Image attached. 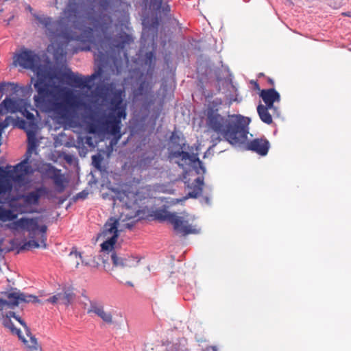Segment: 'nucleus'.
<instances>
[{"instance_id":"obj_17","label":"nucleus","mask_w":351,"mask_h":351,"mask_svg":"<svg viewBox=\"0 0 351 351\" xmlns=\"http://www.w3.org/2000/svg\"><path fill=\"white\" fill-rule=\"evenodd\" d=\"M260 97L265 104L266 106L273 108L274 111L276 110L274 107V102L280 101V95L274 88L263 89L260 93Z\"/></svg>"},{"instance_id":"obj_28","label":"nucleus","mask_w":351,"mask_h":351,"mask_svg":"<svg viewBox=\"0 0 351 351\" xmlns=\"http://www.w3.org/2000/svg\"><path fill=\"white\" fill-rule=\"evenodd\" d=\"M103 158L99 154L92 156V163L93 166L98 170L101 171V162Z\"/></svg>"},{"instance_id":"obj_20","label":"nucleus","mask_w":351,"mask_h":351,"mask_svg":"<svg viewBox=\"0 0 351 351\" xmlns=\"http://www.w3.org/2000/svg\"><path fill=\"white\" fill-rule=\"evenodd\" d=\"M204 185L203 178L198 177L194 182L190 185H188V188L190 189L185 199L197 198L199 196L202 192V187Z\"/></svg>"},{"instance_id":"obj_39","label":"nucleus","mask_w":351,"mask_h":351,"mask_svg":"<svg viewBox=\"0 0 351 351\" xmlns=\"http://www.w3.org/2000/svg\"><path fill=\"white\" fill-rule=\"evenodd\" d=\"M143 88V83L141 84V85L139 86L138 89H139V90H142Z\"/></svg>"},{"instance_id":"obj_25","label":"nucleus","mask_w":351,"mask_h":351,"mask_svg":"<svg viewBox=\"0 0 351 351\" xmlns=\"http://www.w3.org/2000/svg\"><path fill=\"white\" fill-rule=\"evenodd\" d=\"M19 91V86L17 84L11 82H1L0 83V93L4 94L8 92L16 93Z\"/></svg>"},{"instance_id":"obj_8","label":"nucleus","mask_w":351,"mask_h":351,"mask_svg":"<svg viewBox=\"0 0 351 351\" xmlns=\"http://www.w3.org/2000/svg\"><path fill=\"white\" fill-rule=\"evenodd\" d=\"M110 258L113 265L112 269L115 271L117 277H121V274L118 272L121 269H127L133 267H136L140 259L138 257L132 256H124L117 252H112Z\"/></svg>"},{"instance_id":"obj_37","label":"nucleus","mask_w":351,"mask_h":351,"mask_svg":"<svg viewBox=\"0 0 351 351\" xmlns=\"http://www.w3.org/2000/svg\"><path fill=\"white\" fill-rule=\"evenodd\" d=\"M125 284H126V285H129V286H130V287H133V286H134V285H133V283H132V282H130V281H127V282H125Z\"/></svg>"},{"instance_id":"obj_42","label":"nucleus","mask_w":351,"mask_h":351,"mask_svg":"<svg viewBox=\"0 0 351 351\" xmlns=\"http://www.w3.org/2000/svg\"><path fill=\"white\" fill-rule=\"evenodd\" d=\"M90 119L93 121L94 119H93V117H90Z\"/></svg>"},{"instance_id":"obj_2","label":"nucleus","mask_w":351,"mask_h":351,"mask_svg":"<svg viewBox=\"0 0 351 351\" xmlns=\"http://www.w3.org/2000/svg\"><path fill=\"white\" fill-rule=\"evenodd\" d=\"M13 64L29 69L36 75L34 86L37 94L33 99L40 111L52 114L57 120L69 121L82 105V101L68 88L56 86L53 90H49L45 80L52 77L49 76V71L42 64L40 57L35 51L22 48L14 56Z\"/></svg>"},{"instance_id":"obj_11","label":"nucleus","mask_w":351,"mask_h":351,"mask_svg":"<svg viewBox=\"0 0 351 351\" xmlns=\"http://www.w3.org/2000/svg\"><path fill=\"white\" fill-rule=\"evenodd\" d=\"M46 174L49 179L53 180L58 193H62L65 190L69 180L62 173L60 169L49 165L46 169Z\"/></svg>"},{"instance_id":"obj_9","label":"nucleus","mask_w":351,"mask_h":351,"mask_svg":"<svg viewBox=\"0 0 351 351\" xmlns=\"http://www.w3.org/2000/svg\"><path fill=\"white\" fill-rule=\"evenodd\" d=\"M100 75V71L95 72L90 75L82 77L72 71L63 73L61 76L62 80H65L68 84L77 88H90L89 84L91 83Z\"/></svg>"},{"instance_id":"obj_31","label":"nucleus","mask_w":351,"mask_h":351,"mask_svg":"<svg viewBox=\"0 0 351 351\" xmlns=\"http://www.w3.org/2000/svg\"><path fill=\"white\" fill-rule=\"evenodd\" d=\"M181 138L180 137L179 135H178L175 132H173L170 136V141L171 142L174 144V145H177L180 147V148L181 149H183V146L181 145V144L180 143V141Z\"/></svg>"},{"instance_id":"obj_15","label":"nucleus","mask_w":351,"mask_h":351,"mask_svg":"<svg viewBox=\"0 0 351 351\" xmlns=\"http://www.w3.org/2000/svg\"><path fill=\"white\" fill-rule=\"evenodd\" d=\"M176 220H172L171 224L173 225L175 232L182 237L186 236L189 234L196 232V230L192 228L183 217L175 215Z\"/></svg>"},{"instance_id":"obj_32","label":"nucleus","mask_w":351,"mask_h":351,"mask_svg":"<svg viewBox=\"0 0 351 351\" xmlns=\"http://www.w3.org/2000/svg\"><path fill=\"white\" fill-rule=\"evenodd\" d=\"M171 11L170 5L167 3H163L162 5L160 12H158V13H162L165 16H167Z\"/></svg>"},{"instance_id":"obj_40","label":"nucleus","mask_w":351,"mask_h":351,"mask_svg":"<svg viewBox=\"0 0 351 351\" xmlns=\"http://www.w3.org/2000/svg\"><path fill=\"white\" fill-rule=\"evenodd\" d=\"M205 200H206V203H208V204L209 203V198L208 197H205Z\"/></svg>"},{"instance_id":"obj_16","label":"nucleus","mask_w":351,"mask_h":351,"mask_svg":"<svg viewBox=\"0 0 351 351\" xmlns=\"http://www.w3.org/2000/svg\"><path fill=\"white\" fill-rule=\"evenodd\" d=\"M88 313H93L99 317L104 322L108 324L113 323L112 315L111 313L106 311L104 306L96 301H91L90 302V307L87 311Z\"/></svg>"},{"instance_id":"obj_26","label":"nucleus","mask_w":351,"mask_h":351,"mask_svg":"<svg viewBox=\"0 0 351 351\" xmlns=\"http://www.w3.org/2000/svg\"><path fill=\"white\" fill-rule=\"evenodd\" d=\"M176 213H172L167 210H159L156 213V217L160 221H167L170 223L172 220H176L175 217Z\"/></svg>"},{"instance_id":"obj_43","label":"nucleus","mask_w":351,"mask_h":351,"mask_svg":"<svg viewBox=\"0 0 351 351\" xmlns=\"http://www.w3.org/2000/svg\"><path fill=\"white\" fill-rule=\"evenodd\" d=\"M29 154V156H27V159H28V158H29V156L31 155V154Z\"/></svg>"},{"instance_id":"obj_6","label":"nucleus","mask_w":351,"mask_h":351,"mask_svg":"<svg viewBox=\"0 0 351 351\" xmlns=\"http://www.w3.org/2000/svg\"><path fill=\"white\" fill-rule=\"evenodd\" d=\"M112 97L110 100L109 112L104 119L99 121V124L94 122L87 123V130L90 134H96L99 132L108 134L117 142L121 137V121L127 116L126 104H123V92L121 90H115L112 93Z\"/></svg>"},{"instance_id":"obj_36","label":"nucleus","mask_w":351,"mask_h":351,"mask_svg":"<svg viewBox=\"0 0 351 351\" xmlns=\"http://www.w3.org/2000/svg\"><path fill=\"white\" fill-rule=\"evenodd\" d=\"M268 80V83H269L270 85H271V86H274V80H273L272 79H271V78H268V80Z\"/></svg>"},{"instance_id":"obj_14","label":"nucleus","mask_w":351,"mask_h":351,"mask_svg":"<svg viewBox=\"0 0 351 351\" xmlns=\"http://www.w3.org/2000/svg\"><path fill=\"white\" fill-rule=\"evenodd\" d=\"M270 147L269 142L265 138H257L248 142L246 148L260 156H265L267 154Z\"/></svg>"},{"instance_id":"obj_41","label":"nucleus","mask_w":351,"mask_h":351,"mask_svg":"<svg viewBox=\"0 0 351 351\" xmlns=\"http://www.w3.org/2000/svg\"><path fill=\"white\" fill-rule=\"evenodd\" d=\"M343 15L348 16V13H343Z\"/></svg>"},{"instance_id":"obj_23","label":"nucleus","mask_w":351,"mask_h":351,"mask_svg":"<svg viewBox=\"0 0 351 351\" xmlns=\"http://www.w3.org/2000/svg\"><path fill=\"white\" fill-rule=\"evenodd\" d=\"M17 218V214H15L12 210L6 209L0 206V221L6 222L13 221Z\"/></svg>"},{"instance_id":"obj_19","label":"nucleus","mask_w":351,"mask_h":351,"mask_svg":"<svg viewBox=\"0 0 351 351\" xmlns=\"http://www.w3.org/2000/svg\"><path fill=\"white\" fill-rule=\"evenodd\" d=\"M47 193L44 186L39 187L23 196L24 202L29 205H38L40 197Z\"/></svg>"},{"instance_id":"obj_10","label":"nucleus","mask_w":351,"mask_h":351,"mask_svg":"<svg viewBox=\"0 0 351 351\" xmlns=\"http://www.w3.org/2000/svg\"><path fill=\"white\" fill-rule=\"evenodd\" d=\"M171 155L174 158H181L182 162H178V165L182 168H184V165H191L196 169L197 173H200L199 170H202V173L206 171L202 162L199 159L197 154H190L189 152L182 150L171 152Z\"/></svg>"},{"instance_id":"obj_21","label":"nucleus","mask_w":351,"mask_h":351,"mask_svg":"<svg viewBox=\"0 0 351 351\" xmlns=\"http://www.w3.org/2000/svg\"><path fill=\"white\" fill-rule=\"evenodd\" d=\"M8 173L6 169L0 167V195L5 194L12 189V184L8 179Z\"/></svg>"},{"instance_id":"obj_33","label":"nucleus","mask_w":351,"mask_h":351,"mask_svg":"<svg viewBox=\"0 0 351 351\" xmlns=\"http://www.w3.org/2000/svg\"><path fill=\"white\" fill-rule=\"evenodd\" d=\"M145 58H146V62H149V63H151L153 60V59L154 58V53L153 52H147L145 55Z\"/></svg>"},{"instance_id":"obj_34","label":"nucleus","mask_w":351,"mask_h":351,"mask_svg":"<svg viewBox=\"0 0 351 351\" xmlns=\"http://www.w3.org/2000/svg\"><path fill=\"white\" fill-rule=\"evenodd\" d=\"M88 195V193L86 191H82L77 194V198L85 199Z\"/></svg>"},{"instance_id":"obj_5","label":"nucleus","mask_w":351,"mask_h":351,"mask_svg":"<svg viewBox=\"0 0 351 351\" xmlns=\"http://www.w3.org/2000/svg\"><path fill=\"white\" fill-rule=\"evenodd\" d=\"M1 294L3 298L0 297V316L5 317L3 326L19 337L27 351H42L37 339L32 335L25 322L13 312L21 303H40V300L37 296L21 292L16 288H11Z\"/></svg>"},{"instance_id":"obj_3","label":"nucleus","mask_w":351,"mask_h":351,"mask_svg":"<svg viewBox=\"0 0 351 351\" xmlns=\"http://www.w3.org/2000/svg\"><path fill=\"white\" fill-rule=\"evenodd\" d=\"M116 198L123 202L125 206L119 218H109L104 226V229L99 237L105 241L101 244L103 251L112 250L117 243L119 232L125 229H131L134 225L132 223H125L127 221L138 218V221L142 217L143 210L140 204L146 198L145 193L136 186H130L126 190L119 191Z\"/></svg>"},{"instance_id":"obj_27","label":"nucleus","mask_w":351,"mask_h":351,"mask_svg":"<svg viewBox=\"0 0 351 351\" xmlns=\"http://www.w3.org/2000/svg\"><path fill=\"white\" fill-rule=\"evenodd\" d=\"M91 3H97L103 10H107L110 5V0H87Z\"/></svg>"},{"instance_id":"obj_29","label":"nucleus","mask_w":351,"mask_h":351,"mask_svg":"<svg viewBox=\"0 0 351 351\" xmlns=\"http://www.w3.org/2000/svg\"><path fill=\"white\" fill-rule=\"evenodd\" d=\"M69 256L71 258L76 259V261L74 263V264H75V267L76 268L78 267V266L80 265V262H79L78 259L82 260L81 254L79 252H77L76 249L73 248L71 252L69 253Z\"/></svg>"},{"instance_id":"obj_4","label":"nucleus","mask_w":351,"mask_h":351,"mask_svg":"<svg viewBox=\"0 0 351 351\" xmlns=\"http://www.w3.org/2000/svg\"><path fill=\"white\" fill-rule=\"evenodd\" d=\"M221 99L216 98L208 104L206 111V123L208 130L217 133L219 136L212 137L213 145L222 138L232 145H241L247 139L250 119L241 114H229L223 117L218 112L222 104Z\"/></svg>"},{"instance_id":"obj_30","label":"nucleus","mask_w":351,"mask_h":351,"mask_svg":"<svg viewBox=\"0 0 351 351\" xmlns=\"http://www.w3.org/2000/svg\"><path fill=\"white\" fill-rule=\"evenodd\" d=\"M163 0H150V8L156 12H160Z\"/></svg>"},{"instance_id":"obj_18","label":"nucleus","mask_w":351,"mask_h":351,"mask_svg":"<svg viewBox=\"0 0 351 351\" xmlns=\"http://www.w3.org/2000/svg\"><path fill=\"white\" fill-rule=\"evenodd\" d=\"M132 41L133 38L131 35L125 32H121L111 40L110 47L112 49H123L127 45Z\"/></svg>"},{"instance_id":"obj_38","label":"nucleus","mask_w":351,"mask_h":351,"mask_svg":"<svg viewBox=\"0 0 351 351\" xmlns=\"http://www.w3.org/2000/svg\"><path fill=\"white\" fill-rule=\"evenodd\" d=\"M158 19H155V22H154V27H156V26H158Z\"/></svg>"},{"instance_id":"obj_1","label":"nucleus","mask_w":351,"mask_h":351,"mask_svg":"<svg viewBox=\"0 0 351 351\" xmlns=\"http://www.w3.org/2000/svg\"><path fill=\"white\" fill-rule=\"evenodd\" d=\"M36 19L51 38L80 41L86 45L82 50L90 51L95 48L100 58L105 56L104 41L101 38V34H106L111 27L112 20L110 15L85 16L82 5L75 0H69L58 20L53 21L43 15L36 16Z\"/></svg>"},{"instance_id":"obj_35","label":"nucleus","mask_w":351,"mask_h":351,"mask_svg":"<svg viewBox=\"0 0 351 351\" xmlns=\"http://www.w3.org/2000/svg\"><path fill=\"white\" fill-rule=\"evenodd\" d=\"M202 351H218L215 346H208Z\"/></svg>"},{"instance_id":"obj_24","label":"nucleus","mask_w":351,"mask_h":351,"mask_svg":"<svg viewBox=\"0 0 351 351\" xmlns=\"http://www.w3.org/2000/svg\"><path fill=\"white\" fill-rule=\"evenodd\" d=\"M27 142H28V148L27 151V154H31L32 151L36 148L38 146V142L36 137V133L34 131H27Z\"/></svg>"},{"instance_id":"obj_7","label":"nucleus","mask_w":351,"mask_h":351,"mask_svg":"<svg viewBox=\"0 0 351 351\" xmlns=\"http://www.w3.org/2000/svg\"><path fill=\"white\" fill-rule=\"evenodd\" d=\"M6 227L12 230H25L29 232L30 240L25 243L21 250L29 248L47 247V230L45 225L39 226L37 218L22 217L6 225Z\"/></svg>"},{"instance_id":"obj_22","label":"nucleus","mask_w":351,"mask_h":351,"mask_svg":"<svg viewBox=\"0 0 351 351\" xmlns=\"http://www.w3.org/2000/svg\"><path fill=\"white\" fill-rule=\"evenodd\" d=\"M269 110H273V108L263 104H259L257 107V112L261 121L267 124H271L273 121L271 115L269 112Z\"/></svg>"},{"instance_id":"obj_12","label":"nucleus","mask_w":351,"mask_h":351,"mask_svg":"<svg viewBox=\"0 0 351 351\" xmlns=\"http://www.w3.org/2000/svg\"><path fill=\"white\" fill-rule=\"evenodd\" d=\"M28 160L29 159L26 158L15 165L12 170H7L8 177L16 182H23L25 176L32 173Z\"/></svg>"},{"instance_id":"obj_13","label":"nucleus","mask_w":351,"mask_h":351,"mask_svg":"<svg viewBox=\"0 0 351 351\" xmlns=\"http://www.w3.org/2000/svg\"><path fill=\"white\" fill-rule=\"evenodd\" d=\"M75 296L73 289L64 288L62 292L49 298L46 301L53 304H60L68 306L73 303Z\"/></svg>"}]
</instances>
